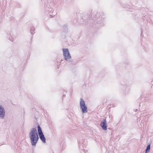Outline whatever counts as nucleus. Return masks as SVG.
<instances>
[{
	"label": "nucleus",
	"mask_w": 153,
	"mask_h": 153,
	"mask_svg": "<svg viewBox=\"0 0 153 153\" xmlns=\"http://www.w3.org/2000/svg\"><path fill=\"white\" fill-rule=\"evenodd\" d=\"M29 137L32 145L35 146L39 140V136L37 129L32 128L29 133Z\"/></svg>",
	"instance_id": "f257e3e1"
},
{
	"label": "nucleus",
	"mask_w": 153,
	"mask_h": 153,
	"mask_svg": "<svg viewBox=\"0 0 153 153\" xmlns=\"http://www.w3.org/2000/svg\"><path fill=\"white\" fill-rule=\"evenodd\" d=\"M80 108L83 113H86L88 111L87 107L84 100L81 98L79 100Z\"/></svg>",
	"instance_id": "f03ea898"
},
{
	"label": "nucleus",
	"mask_w": 153,
	"mask_h": 153,
	"mask_svg": "<svg viewBox=\"0 0 153 153\" xmlns=\"http://www.w3.org/2000/svg\"><path fill=\"white\" fill-rule=\"evenodd\" d=\"M63 55L65 59L66 60H69L71 57L69 49L68 48H64L62 49Z\"/></svg>",
	"instance_id": "7ed1b4c3"
},
{
	"label": "nucleus",
	"mask_w": 153,
	"mask_h": 153,
	"mask_svg": "<svg viewBox=\"0 0 153 153\" xmlns=\"http://www.w3.org/2000/svg\"><path fill=\"white\" fill-rule=\"evenodd\" d=\"M37 131L39 138L44 143H46V139L42 132L41 128L38 126L37 127Z\"/></svg>",
	"instance_id": "20e7f679"
},
{
	"label": "nucleus",
	"mask_w": 153,
	"mask_h": 153,
	"mask_svg": "<svg viewBox=\"0 0 153 153\" xmlns=\"http://www.w3.org/2000/svg\"><path fill=\"white\" fill-rule=\"evenodd\" d=\"M100 125L102 129L105 131L107 130L108 125L106 120L104 119L100 122Z\"/></svg>",
	"instance_id": "39448f33"
},
{
	"label": "nucleus",
	"mask_w": 153,
	"mask_h": 153,
	"mask_svg": "<svg viewBox=\"0 0 153 153\" xmlns=\"http://www.w3.org/2000/svg\"><path fill=\"white\" fill-rule=\"evenodd\" d=\"M5 115V111L4 108L1 105H0V117L3 119Z\"/></svg>",
	"instance_id": "423d86ee"
},
{
	"label": "nucleus",
	"mask_w": 153,
	"mask_h": 153,
	"mask_svg": "<svg viewBox=\"0 0 153 153\" xmlns=\"http://www.w3.org/2000/svg\"><path fill=\"white\" fill-rule=\"evenodd\" d=\"M150 145H149L147 146L146 149V153L147 152H149L150 149Z\"/></svg>",
	"instance_id": "0eeeda50"
},
{
	"label": "nucleus",
	"mask_w": 153,
	"mask_h": 153,
	"mask_svg": "<svg viewBox=\"0 0 153 153\" xmlns=\"http://www.w3.org/2000/svg\"><path fill=\"white\" fill-rule=\"evenodd\" d=\"M6 38L8 39H10V35L8 34Z\"/></svg>",
	"instance_id": "6e6552de"
}]
</instances>
